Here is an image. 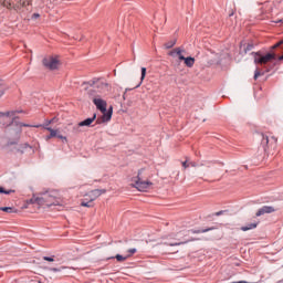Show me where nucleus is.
<instances>
[{"label":"nucleus","mask_w":283,"mask_h":283,"mask_svg":"<svg viewBox=\"0 0 283 283\" xmlns=\"http://www.w3.org/2000/svg\"><path fill=\"white\" fill-rule=\"evenodd\" d=\"M87 94L90 98H92L96 109L103 114L102 116L97 117L96 125L109 123V120H112V115L114 114V107L109 106L107 109V102L102 99L101 95H98V92H96L94 88L88 90Z\"/></svg>","instance_id":"f257e3e1"},{"label":"nucleus","mask_w":283,"mask_h":283,"mask_svg":"<svg viewBox=\"0 0 283 283\" xmlns=\"http://www.w3.org/2000/svg\"><path fill=\"white\" fill-rule=\"evenodd\" d=\"M82 85L83 86L88 85V87H93V90H97L99 94H107V92L112 90V86L109 85V83L98 77H95L88 82H83Z\"/></svg>","instance_id":"f03ea898"},{"label":"nucleus","mask_w":283,"mask_h":283,"mask_svg":"<svg viewBox=\"0 0 283 283\" xmlns=\"http://www.w3.org/2000/svg\"><path fill=\"white\" fill-rule=\"evenodd\" d=\"M31 4L32 0H4L2 2L3 8H7L8 10H21Z\"/></svg>","instance_id":"7ed1b4c3"},{"label":"nucleus","mask_w":283,"mask_h":283,"mask_svg":"<svg viewBox=\"0 0 283 283\" xmlns=\"http://www.w3.org/2000/svg\"><path fill=\"white\" fill-rule=\"evenodd\" d=\"M252 56H254L255 65H266V63H271V61H275V53H266L262 54V52H252Z\"/></svg>","instance_id":"20e7f679"},{"label":"nucleus","mask_w":283,"mask_h":283,"mask_svg":"<svg viewBox=\"0 0 283 283\" xmlns=\"http://www.w3.org/2000/svg\"><path fill=\"white\" fill-rule=\"evenodd\" d=\"M30 202H32V205H45L46 207H52V202L48 200V192H41L38 197L36 195H33V197L30 199Z\"/></svg>","instance_id":"39448f33"},{"label":"nucleus","mask_w":283,"mask_h":283,"mask_svg":"<svg viewBox=\"0 0 283 283\" xmlns=\"http://www.w3.org/2000/svg\"><path fill=\"white\" fill-rule=\"evenodd\" d=\"M42 63L48 70H59V60L56 57H44Z\"/></svg>","instance_id":"423d86ee"},{"label":"nucleus","mask_w":283,"mask_h":283,"mask_svg":"<svg viewBox=\"0 0 283 283\" xmlns=\"http://www.w3.org/2000/svg\"><path fill=\"white\" fill-rule=\"evenodd\" d=\"M149 187H151V182L140 179V171H139L137 176V180L135 181V188L138 189V191H147Z\"/></svg>","instance_id":"0eeeda50"},{"label":"nucleus","mask_w":283,"mask_h":283,"mask_svg":"<svg viewBox=\"0 0 283 283\" xmlns=\"http://www.w3.org/2000/svg\"><path fill=\"white\" fill-rule=\"evenodd\" d=\"M94 120H98V118H96V113H94L92 117L80 122L76 126L73 127V129H75V132H78L80 127H92V123H94Z\"/></svg>","instance_id":"6e6552de"},{"label":"nucleus","mask_w":283,"mask_h":283,"mask_svg":"<svg viewBox=\"0 0 283 283\" xmlns=\"http://www.w3.org/2000/svg\"><path fill=\"white\" fill-rule=\"evenodd\" d=\"M103 193H107L106 189H95L92 190L88 196H90V202H94L96 198H99V196H103Z\"/></svg>","instance_id":"1a4fd4ad"},{"label":"nucleus","mask_w":283,"mask_h":283,"mask_svg":"<svg viewBox=\"0 0 283 283\" xmlns=\"http://www.w3.org/2000/svg\"><path fill=\"white\" fill-rule=\"evenodd\" d=\"M261 145L263 147V149H266V147L269 146V143H277V138L275 137H271V139H269V136L261 134Z\"/></svg>","instance_id":"9d476101"},{"label":"nucleus","mask_w":283,"mask_h":283,"mask_svg":"<svg viewBox=\"0 0 283 283\" xmlns=\"http://www.w3.org/2000/svg\"><path fill=\"white\" fill-rule=\"evenodd\" d=\"M274 211L275 208H273L272 206H263L256 211L255 216L256 218H260V216H264L265 213H273Z\"/></svg>","instance_id":"9b49d317"},{"label":"nucleus","mask_w":283,"mask_h":283,"mask_svg":"<svg viewBox=\"0 0 283 283\" xmlns=\"http://www.w3.org/2000/svg\"><path fill=\"white\" fill-rule=\"evenodd\" d=\"M11 125H13L14 127H19L20 129H21V127H35L36 129H39V127H41V124L30 125V124L18 122L17 117L12 118Z\"/></svg>","instance_id":"f8f14e48"},{"label":"nucleus","mask_w":283,"mask_h":283,"mask_svg":"<svg viewBox=\"0 0 283 283\" xmlns=\"http://www.w3.org/2000/svg\"><path fill=\"white\" fill-rule=\"evenodd\" d=\"M182 52H185V50H182L181 48H176L175 50L170 51L168 54L169 56H172V57L178 56L179 61H182V59H185V55H182Z\"/></svg>","instance_id":"ddd939ff"},{"label":"nucleus","mask_w":283,"mask_h":283,"mask_svg":"<svg viewBox=\"0 0 283 283\" xmlns=\"http://www.w3.org/2000/svg\"><path fill=\"white\" fill-rule=\"evenodd\" d=\"M181 61H184V63L187 67H193V65L196 63V59H193L192 56H188V57L184 56V59Z\"/></svg>","instance_id":"4468645a"},{"label":"nucleus","mask_w":283,"mask_h":283,"mask_svg":"<svg viewBox=\"0 0 283 283\" xmlns=\"http://www.w3.org/2000/svg\"><path fill=\"white\" fill-rule=\"evenodd\" d=\"M253 229H258V222L248 223V224L241 227V231H251Z\"/></svg>","instance_id":"2eb2a0df"},{"label":"nucleus","mask_w":283,"mask_h":283,"mask_svg":"<svg viewBox=\"0 0 283 283\" xmlns=\"http://www.w3.org/2000/svg\"><path fill=\"white\" fill-rule=\"evenodd\" d=\"M216 227H210L206 229H198V230H189L190 233H208V231H214Z\"/></svg>","instance_id":"dca6fc26"},{"label":"nucleus","mask_w":283,"mask_h":283,"mask_svg":"<svg viewBox=\"0 0 283 283\" xmlns=\"http://www.w3.org/2000/svg\"><path fill=\"white\" fill-rule=\"evenodd\" d=\"M145 76H147V67H142L140 82L136 85V87H140V85H143V81H145Z\"/></svg>","instance_id":"f3484780"},{"label":"nucleus","mask_w":283,"mask_h":283,"mask_svg":"<svg viewBox=\"0 0 283 283\" xmlns=\"http://www.w3.org/2000/svg\"><path fill=\"white\" fill-rule=\"evenodd\" d=\"M46 132H50V135L46 137L48 139L50 138H56V130L52 127H45Z\"/></svg>","instance_id":"a211bd4d"},{"label":"nucleus","mask_w":283,"mask_h":283,"mask_svg":"<svg viewBox=\"0 0 283 283\" xmlns=\"http://www.w3.org/2000/svg\"><path fill=\"white\" fill-rule=\"evenodd\" d=\"M174 45H176V39L168 41L165 44L166 50H171V48H174Z\"/></svg>","instance_id":"6ab92c4d"},{"label":"nucleus","mask_w":283,"mask_h":283,"mask_svg":"<svg viewBox=\"0 0 283 283\" xmlns=\"http://www.w3.org/2000/svg\"><path fill=\"white\" fill-rule=\"evenodd\" d=\"M0 193H4L6 196H10V193H14L13 189L6 190L3 187L0 186Z\"/></svg>","instance_id":"aec40b11"},{"label":"nucleus","mask_w":283,"mask_h":283,"mask_svg":"<svg viewBox=\"0 0 283 283\" xmlns=\"http://www.w3.org/2000/svg\"><path fill=\"white\" fill-rule=\"evenodd\" d=\"M46 200L49 202H51V207H52V205H56V203H54V195H52L50 192H48Z\"/></svg>","instance_id":"412c9836"},{"label":"nucleus","mask_w":283,"mask_h":283,"mask_svg":"<svg viewBox=\"0 0 283 283\" xmlns=\"http://www.w3.org/2000/svg\"><path fill=\"white\" fill-rule=\"evenodd\" d=\"M0 211H4L6 213H12V207H0Z\"/></svg>","instance_id":"4be33fe9"},{"label":"nucleus","mask_w":283,"mask_h":283,"mask_svg":"<svg viewBox=\"0 0 283 283\" xmlns=\"http://www.w3.org/2000/svg\"><path fill=\"white\" fill-rule=\"evenodd\" d=\"M264 75V73H261L259 69L254 71V81H258V77Z\"/></svg>","instance_id":"5701e85b"},{"label":"nucleus","mask_w":283,"mask_h":283,"mask_svg":"<svg viewBox=\"0 0 283 283\" xmlns=\"http://www.w3.org/2000/svg\"><path fill=\"white\" fill-rule=\"evenodd\" d=\"M127 258H128V256H123V255H120V254H117V255L115 256V259L117 260V262H125V260H127Z\"/></svg>","instance_id":"b1692460"},{"label":"nucleus","mask_w":283,"mask_h":283,"mask_svg":"<svg viewBox=\"0 0 283 283\" xmlns=\"http://www.w3.org/2000/svg\"><path fill=\"white\" fill-rule=\"evenodd\" d=\"M189 241H182V242H175V243H169V247H180V244H187Z\"/></svg>","instance_id":"393cba45"},{"label":"nucleus","mask_w":283,"mask_h":283,"mask_svg":"<svg viewBox=\"0 0 283 283\" xmlns=\"http://www.w3.org/2000/svg\"><path fill=\"white\" fill-rule=\"evenodd\" d=\"M254 45L253 44H247V46L244 48V53L247 54L248 52H251V50H253Z\"/></svg>","instance_id":"a878e982"},{"label":"nucleus","mask_w":283,"mask_h":283,"mask_svg":"<svg viewBox=\"0 0 283 283\" xmlns=\"http://www.w3.org/2000/svg\"><path fill=\"white\" fill-rule=\"evenodd\" d=\"M280 45H283V39L279 41L276 44L271 46V50H276V48H280Z\"/></svg>","instance_id":"bb28decb"},{"label":"nucleus","mask_w":283,"mask_h":283,"mask_svg":"<svg viewBox=\"0 0 283 283\" xmlns=\"http://www.w3.org/2000/svg\"><path fill=\"white\" fill-rule=\"evenodd\" d=\"M6 88L3 87V82L0 81V98L4 94Z\"/></svg>","instance_id":"cd10ccee"},{"label":"nucleus","mask_w":283,"mask_h":283,"mask_svg":"<svg viewBox=\"0 0 283 283\" xmlns=\"http://www.w3.org/2000/svg\"><path fill=\"white\" fill-rule=\"evenodd\" d=\"M52 123H54V118L46 120L44 125H42V127L45 129V127H50V125H52Z\"/></svg>","instance_id":"c85d7f7f"},{"label":"nucleus","mask_w":283,"mask_h":283,"mask_svg":"<svg viewBox=\"0 0 283 283\" xmlns=\"http://www.w3.org/2000/svg\"><path fill=\"white\" fill-rule=\"evenodd\" d=\"M92 201H90V199H88V201H82V207H92V203H91Z\"/></svg>","instance_id":"c756f323"},{"label":"nucleus","mask_w":283,"mask_h":283,"mask_svg":"<svg viewBox=\"0 0 283 283\" xmlns=\"http://www.w3.org/2000/svg\"><path fill=\"white\" fill-rule=\"evenodd\" d=\"M17 114V111H9L4 113V116H14Z\"/></svg>","instance_id":"7c9ffc66"},{"label":"nucleus","mask_w":283,"mask_h":283,"mask_svg":"<svg viewBox=\"0 0 283 283\" xmlns=\"http://www.w3.org/2000/svg\"><path fill=\"white\" fill-rule=\"evenodd\" d=\"M43 260H45V262H54V258L52 256H43Z\"/></svg>","instance_id":"2f4dec72"},{"label":"nucleus","mask_w":283,"mask_h":283,"mask_svg":"<svg viewBox=\"0 0 283 283\" xmlns=\"http://www.w3.org/2000/svg\"><path fill=\"white\" fill-rule=\"evenodd\" d=\"M49 271H52L53 273H61V269L59 268H51Z\"/></svg>","instance_id":"473e14b6"},{"label":"nucleus","mask_w":283,"mask_h":283,"mask_svg":"<svg viewBox=\"0 0 283 283\" xmlns=\"http://www.w3.org/2000/svg\"><path fill=\"white\" fill-rule=\"evenodd\" d=\"M55 137H56V138H60V140H67V137H65V136H63V135L56 134Z\"/></svg>","instance_id":"72a5a7b5"},{"label":"nucleus","mask_w":283,"mask_h":283,"mask_svg":"<svg viewBox=\"0 0 283 283\" xmlns=\"http://www.w3.org/2000/svg\"><path fill=\"white\" fill-rule=\"evenodd\" d=\"M136 248H132V249H129L128 250V253L130 254V255H134V253H136Z\"/></svg>","instance_id":"f704fd0d"},{"label":"nucleus","mask_w":283,"mask_h":283,"mask_svg":"<svg viewBox=\"0 0 283 283\" xmlns=\"http://www.w3.org/2000/svg\"><path fill=\"white\" fill-rule=\"evenodd\" d=\"M187 167H189V164H187V160H186V161H182V168H184V169H187Z\"/></svg>","instance_id":"c9c22d12"},{"label":"nucleus","mask_w":283,"mask_h":283,"mask_svg":"<svg viewBox=\"0 0 283 283\" xmlns=\"http://www.w3.org/2000/svg\"><path fill=\"white\" fill-rule=\"evenodd\" d=\"M39 17H41V14H39V13H33L32 14V19H39Z\"/></svg>","instance_id":"e433bc0d"},{"label":"nucleus","mask_w":283,"mask_h":283,"mask_svg":"<svg viewBox=\"0 0 283 283\" xmlns=\"http://www.w3.org/2000/svg\"><path fill=\"white\" fill-rule=\"evenodd\" d=\"M189 165L190 167H198V164H196V161H191Z\"/></svg>","instance_id":"4c0bfd02"},{"label":"nucleus","mask_w":283,"mask_h":283,"mask_svg":"<svg viewBox=\"0 0 283 283\" xmlns=\"http://www.w3.org/2000/svg\"><path fill=\"white\" fill-rule=\"evenodd\" d=\"M271 70H273V66H269L265 69V72H271Z\"/></svg>","instance_id":"58836bf2"},{"label":"nucleus","mask_w":283,"mask_h":283,"mask_svg":"<svg viewBox=\"0 0 283 283\" xmlns=\"http://www.w3.org/2000/svg\"><path fill=\"white\" fill-rule=\"evenodd\" d=\"M232 283H249V282H247V281H234Z\"/></svg>","instance_id":"ea45409f"},{"label":"nucleus","mask_w":283,"mask_h":283,"mask_svg":"<svg viewBox=\"0 0 283 283\" xmlns=\"http://www.w3.org/2000/svg\"><path fill=\"white\" fill-rule=\"evenodd\" d=\"M222 213H224V211H219L216 213V216H222Z\"/></svg>","instance_id":"a19ab883"},{"label":"nucleus","mask_w":283,"mask_h":283,"mask_svg":"<svg viewBox=\"0 0 283 283\" xmlns=\"http://www.w3.org/2000/svg\"><path fill=\"white\" fill-rule=\"evenodd\" d=\"M279 61H283V54L279 56Z\"/></svg>","instance_id":"79ce46f5"},{"label":"nucleus","mask_w":283,"mask_h":283,"mask_svg":"<svg viewBox=\"0 0 283 283\" xmlns=\"http://www.w3.org/2000/svg\"><path fill=\"white\" fill-rule=\"evenodd\" d=\"M23 113V111H15V114H21Z\"/></svg>","instance_id":"37998d69"},{"label":"nucleus","mask_w":283,"mask_h":283,"mask_svg":"<svg viewBox=\"0 0 283 283\" xmlns=\"http://www.w3.org/2000/svg\"><path fill=\"white\" fill-rule=\"evenodd\" d=\"M0 116H6V113H3V112H0Z\"/></svg>","instance_id":"c03bdc74"},{"label":"nucleus","mask_w":283,"mask_h":283,"mask_svg":"<svg viewBox=\"0 0 283 283\" xmlns=\"http://www.w3.org/2000/svg\"><path fill=\"white\" fill-rule=\"evenodd\" d=\"M18 134H21V128L18 130Z\"/></svg>","instance_id":"a18cd8bd"},{"label":"nucleus","mask_w":283,"mask_h":283,"mask_svg":"<svg viewBox=\"0 0 283 283\" xmlns=\"http://www.w3.org/2000/svg\"><path fill=\"white\" fill-rule=\"evenodd\" d=\"M85 90H88V87H87V86H85Z\"/></svg>","instance_id":"49530a36"},{"label":"nucleus","mask_w":283,"mask_h":283,"mask_svg":"<svg viewBox=\"0 0 283 283\" xmlns=\"http://www.w3.org/2000/svg\"><path fill=\"white\" fill-rule=\"evenodd\" d=\"M39 283H41V282H39Z\"/></svg>","instance_id":"de8ad7c7"}]
</instances>
